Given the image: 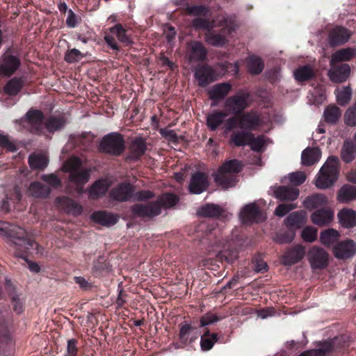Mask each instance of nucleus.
I'll return each instance as SVG.
<instances>
[{"mask_svg":"<svg viewBox=\"0 0 356 356\" xmlns=\"http://www.w3.org/2000/svg\"><path fill=\"white\" fill-rule=\"evenodd\" d=\"M26 118L31 131L38 134L42 133L44 128L49 132L60 130L66 123L63 116H51L44 121L42 113L38 110L28 111Z\"/></svg>","mask_w":356,"mask_h":356,"instance_id":"1","label":"nucleus"},{"mask_svg":"<svg viewBox=\"0 0 356 356\" xmlns=\"http://www.w3.org/2000/svg\"><path fill=\"white\" fill-rule=\"evenodd\" d=\"M243 165L237 159L225 161L214 174V181L224 189L234 187L238 181V173L242 171Z\"/></svg>","mask_w":356,"mask_h":356,"instance_id":"2","label":"nucleus"},{"mask_svg":"<svg viewBox=\"0 0 356 356\" xmlns=\"http://www.w3.org/2000/svg\"><path fill=\"white\" fill-rule=\"evenodd\" d=\"M339 160L334 156H329L321 167L315 180V185L319 189L331 187L338 179Z\"/></svg>","mask_w":356,"mask_h":356,"instance_id":"3","label":"nucleus"},{"mask_svg":"<svg viewBox=\"0 0 356 356\" xmlns=\"http://www.w3.org/2000/svg\"><path fill=\"white\" fill-rule=\"evenodd\" d=\"M0 235L15 239L14 243L23 252H27L33 245V241L28 238L24 229L8 222L0 221Z\"/></svg>","mask_w":356,"mask_h":356,"instance_id":"4","label":"nucleus"},{"mask_svg":"<svg viewBox=\"0 0 356 356\" xmlns=\"http://www.w3.org/2000/svg\"><path fill=\"white\" fill-rule=\"evenodd\" d=\"M81 161L77 157H71L63 164V170L69 172V179L77 188L79 193L82 186L86 184L90 177V170L81 168Z\"/></svg>","mask_w":356,"mask_h":356,"instance_id":"5","label":"nucleus"},{"mask_svg":"<svg viewBox=\"0 0 356 356\" xmlns=\"http://www.w3.org/2000/svg\"><path fill=\"white\" fill-rule=\"evenodd\" d=\"M13 321L11 314L8 310L0 311V355H10L15 349L10 329Z\"/></svg>","mask_w":356,"mask_h":356,"instance_id":"6","label":"nucleus"},{"mask_svg":"<svg viewBox=\"0 0 356 356\" xmlns=\"http://www.w3.org/2000/svg\"><path fill=\"white\" fill-rule=\"evenodd\" d=\"M195 29L204 31V38L208 44L222 47L227 42V29L222 25L227 24H192Z\"/></svg>","mask_w":356,"mask_h":356,"instance_id":"7","label":"nucleus"},{"mask_svg":"<svg viewBox=\"0 0 356 356\" xmlns=\"http://www.w3.org/2000/svg\"><path fill=\"white\" fill-rule=\"evenodd\" d=\"M346 342L339 337L319 343L317 349L305 350L299 356H339L346 349Z\"/></svg>","mask_w":356,"mask_h":356,"instance_id":"8","label":"nucleus"},{"mask_svg":"<svg viewBox=\"0 0 356 356\" xmlns=\"http://www.w3.org/2000/svg\"><path fill=\"white\" fill-rule=\"evenodd\" d=\"M250 92L240 90L226 99L225 107L229 113L240 115L250 106Z\"/></svg>","mask_w":356,"mask_h":356,"instance_id":"9","label":"nucleus"},{"mask_svg":"<svg viewBox=\"0 0 356 356\" xmlns=\"http://www.w3.org/2000/svg\"><path fill=\"white\" fill-rule=\"evenodd\" d=\"M194 78L198 86L204 88L217 80V73L208 64H198L194 70Z\"/></svg>","mask_w":356,"mask_h":356,"instance_id":"10","label":"nucleus"},{"mask_svg":"<svg viewBox=\"0 0 356 356\" xmlns=\"http://www.w3.org/2000/svg\"><path fill=\"white\" fill-rule=\"evenodd\" d=\"M147 149L145 139L142 137L134 138L129 146V152L124 158L126 162L139 161Z\"/></svg>","mask_w":356,"mask_h":356,"instance_id":"11","label":"nucleus"},{"mask_svg":"<svg viewBox=\"0 0 356 356\" xmlns=\"http://www.w3.org/2000/svg\"><path fill=\"white\" fill-rule=\"evenodd\" d=\"M240 218L244 224L259 223L265 220V216L255 203L246 204L240 213Z\"/></svg>","mask_w":356,"mask_h":356,"instance_id":"12","label":"nucleus"},{"mask_svg":"<svg viewBox=\"0 0 356 356\" xmlns=\"http://www.w3.org/2000/svg\"><path fill=\"white\" fill-rule=\"evenodd\" d=\"M328 253L322 248L314 246L308 252V260L312 269H324L328 265Z\"/></svg>","mask_w":356,"mask_h":356,"instance_id":"13","label":"nucleus"},{"mask_svg":"<svg viewBox=\"0 0 356 356\" xmlns=\"http://www.w3.org/2000/svg\"><path fill=\"white\" fill-rule=\"evenodd\" d=\"M238 128L246 131H256L261 125L260 116L253 111L238 115Z\"/></svg>","mask_w":356,"mask_h":356,"instance_id":"14","label":"nucleus"},{"mask_svg":"<svg viewBox=\"0 0 356 356\" xmlns=\"http://www.w3.org/2000/svg\"><path fill=\"white\" fill-rule=\"evenodd\" d=\"M156 203L151 201L147 204H136L131 207V211L134 216L152 219L161 214Z\"/></svg>","mask_w":356,"mask_h":356,"instance_id":"15","label":"nucleus"},{"mask_svg":"<svg viewBox=\"0 0 356 356\" xmlns=\"http://www.w3.org/2000/svg\"><path fill=\"white\" fill-rule=\"evenodd\" d=\"M351 35L347 29L337 26L330 30L327 36V42L331 47H336L344 44L348 41Z\"/></svg>","mask_w":356,"mask_h":356,"instance_id":"16","label":"nucleus"},{"mask_svg":"<svg viewBox=\"0 0 356 356\" xmlns=\"http://www.w3.org/2000/svg\"><path fill=\"white\" fill-rule=\"evenodd\" d=\"M135 186L129 181H124L113 188V200L127 202L133 200Z\"/></svg>","mask_w":356,"mask_h":356,"instance_id":"17","label":"nucleus"},{"mask_svg":"<svg viewBox=\"0 0 356 356\" xmlns=\"http://www.w3.org/2000/svg\"><path fill=\"white\" fill-rule=\"evenodd\" d=\"M333 253L337 259L351 258L356 253V243L351 239L341 241L334 246Z\"/></svg>","mask_w":356,"mask_h":356,"instance_id":"18","label":"nucleus"},{"mask_svg":"<svg viewBox=\"0 0 356 356\" xmlns=\"http://www.w3.org/2000/svg\"><path fill=\"white\" fill-rule=\"evenodd\" d=\"M305 254V248L302 245H293L286 250L282 257L284 266H291L301 261Z\"/></svg>","mask_w":356,"mask_h":356,"instance_id":"19","label":"nucleus"},{"mask_svg":"<svg viewBox=\"0 0 356 356\" xmlns=\"http://www.w3.org/2000/svg\"><path fill=\"white\" fill-rule=\"evenodd\" d=\"M209 186L208 177L202 172L194 173L190 180L188 190L191 193L200 194Z\"/></svg>","mask_w":356,"mask_h":356,"instance_id":"20","label":"nucleus"},{"mask_svg":"<svg viewBox=\"0 0 356 356\" xmlns=\"http://www.w3.org/2000/svg\"><path fill=\"white\" fill-rule=\"evenodd\" d=\"M207 50L202 42L192 41L188 45L187 57L190 62L203 61L206 59Z\"/></svg>","mask_w":356,"mask_h":356,"instance_id":"21","label":"nucleus"},{"mask_svg":"<svg viewBox=\"0 0 356 356\" xmlns=\"http://www.w3.org/2000/svg\"><path fill=\"white\" fill-rule=\"evenodd\" d=\"M19 66L20 61L16 56L5 55L0 60V76H11Z\"/></svg>","mask_w":356,"mask_h":356,"instance_id":"22","label":"nucleus"},{"mask_svg":"<svg viewBox=\"0 0 356 356\" xmlns=\"http://www.w3.org/2000/svg\"><path fill=\"white\" fill-rule=\"evenodd\" d=\"M199 335L200 331L197 327L188 323L180 325L179 339L181 343L184 345L192 343Z\"/></svg>","mask_w":356,"mask_h":356,"instance_id":"23","label":"nucleus"},{"mask_svg":"<svg viewBox=\"0 0 356 356\" xmlns=\"http://www.w3.org/2000/svg\"><path fill=\"white\" fill-rule=\"evenodd\" d=\"M232 89V86L229 82L216 83L208 91L209 99L218 102L224 99Z\"/></svg>","mask_w":356,"mask_h":356,"instance_id":"24","label":"nucleus"},{"mask_svg":"<svg viewBox=\"0 0 356 356\" xmlns=\"http://www.w3.org/2000/svg\"><path fill=\"white\" fill-rule=\"evenodd\" d=\"M350 73L348 64H341L332 67L328 72L330 79L334 83H343L347 80Z\"/></svg>","mask_w":356,"mask_h":356,"instance_id":"25","label":"nucleus"},{"mask_svg":"<svg viewBox=\"0 0 356 356\" xmlns=\"http://www.w3.org/2000/svg\"><path fill=\"white\" fill-rule=\"evenodd\" d=\"M225 210L218 204L207 203L201 206L197 210L200 216L205 218H219L225 214Z\"/></svg>","mask_w":356,"mask_h":356,"instance_id":"26","label":"nucleus"},{"mask_svg":"<svg viewBox=\"0 0 356 356\" xmlns=\"http://www.w3.org/2000/svg\"><path fill=\"white\" fill-rule=\"evenodd\" d=\"M111 186L108 179H99L96 181L89 188V198L92 200L98 199L104 196Z\"/></svg>","mask_w":356,"mask_h":356,"instance_id":"27","label":"nucleus"},{"mask_svg":"<svg viewBox=\"0 0 356 356\" xmlns=\"http://www.w3.org/2000/svg\"><path fill=\"white\" fill-rule=\"evenodd\" d=\"M179 197L177 195L172 193H164L158 197L155 202L161 213L163 208L165 209L173 208L179 203Z\"/></svg>","mask_w":356,"mask_h":356,"instance_id":"28","label":"nucleus"},{"mask_svg":"<svg viewBox=\"0 0 356 356\" xmlns=\"http://www.w3.org/2000/svg\"><path fill=\"white\" fill-rule=\"evenodd\" d=\"M311 219L316 225H327L333 219V212L329 209H318L312 214Z\"/></svg>","mask_w":356,"mask_h":356,"instance_id":"29","label":"nucleus"},{"mask_svg":"<svg viewBox=\"0 0 356 356\" xmlns=\"http://www.w3.org/2000/svg\"><path fill=\"white\" fill-rule=\"evenodd\" d=\"M299 190L286 186H279L275 191V197L281 201H293L299 196Z\"/></svg>","mask_w":356,"mask_h":356,"instance_id":"30","label":"nucleus"},{"mask_svg":"<svg viewBox=\"0 0 356 356\" xmlns=\"http://www.w3.org/2000/svg\"><path fill=\"white\" fill-rule=\"evenodd\" d=\"M6 289L11 298L13 309L17 313L21 314L24 311V298L22 295L17 293L15 291L10 281L7 280L6 282Z\"/></svg>","mask_w":356,"mask_h":356,"instance_id":"31","label":"nucleus"},{"mask_svg":"<svg viewBox=\"0 0 356 356\" xmlns=\"http://www.w3.org/2000/svg\"><path fill=\"white\" fill-rule=\"evenodd\" d=\"M338 218L341 225L345 228H352L356 226V211L352 209H343L338 213Z\"/></svg>","mask_w":356,"mask_h":356,"instance_id":"32","label":"nucleus"},{"mask_svg":"<svg viewBox=\"0 0 356 356\" xmlns=\"http://www.w3.org/2000/svg\"><path fill=\"white\" fill-rule=\"evenodd\" d=\"M305 212L294 211L290 213L285 219V224L290 229H300L305 223Z\"/></svg>","mask_w":356,"mask_h":356,"instance_id":"33","label":"nucleus"},{"mask_svg":"<svg viewBox=\"0 0 356 356\" xmlns=\"http://www.w3.org/2000/svg\"><path fill=\"white\" fill-rule=\"evenodd\" d=\"M327 203V197L322 193H316L308 196L303 202L304 207L309 210H313Z\"/></svg>","mask_w":356,"mask_h":356,"instance_id":"34","label":"nucleus"},{"mask_svg":"<svg viewBox=\"0 0 356 356\" xmlns=\"http://www.w3.org/2000/svg\"><path fill=\"white\" fill-rule=\"evenodd\" d=\"M224 111H216L209 113L207 116V126L211 131H216L221 125L227 117Z\"/></svg>","mask_w":356,"mask_h":356,"instance_id":"35","label":"nucleus"},{"mask_svg":"<svg viewBox=\"0 0 356 356\" xmlns=\"http://www.w3.org/2000/svg\"><path fill=\"white\" fill-rule=\"evenodd\" d=\"M27 193L34 197L45 198L49 195L50 188L40 182L35 181L30 184Z\"/></svg>","mask_w":356,"mask_h":356,"instance_id":"36","label":"nucleus"},{"mask_svg":"<svg viewBox=\"0 0 356 356\" xmlns=\"http://www.w3.org/2000/svg\"><path fill=\"white\" fill-rule=\"evenodd\" d=\"M321 152L318 148L307 147L302 152L301 159L303 165L310 166L318 161Z\"/></svg>","mask_w":356,"mask_h":356,"instance_id":"37","label":"nucleus"},{"mask_svg":"<svg viewBox=\"0 0 356 356\" xmlns=\"http://www.w3.org/2000/svg\"><path fill=\"white\" fill-rule=\"evenodd\" d=\"M356 156V144L351 140H345L341 151V158L346 163L352 162Z\"/></svg>","mask_w":356,"mask_h":356,"instance_id":"38","label":"nucleus"},{"mask_svg":"<svg viewBox=\"0 0 356 356\" xmlns=\"http://www.w3.org/2000/svg\"><path fill=\"white\" fill-rule=\"evenodd\" d=\"M356 57V49L353 47L343 48L333 54L331 62L349 61Z\"/></svg>","mask_w":356,"mask_h":356,"instance_id":"39","label":"nucleus"},{"mask_svg":"<svg viewBox=\"0 0 356 356\" xmlns=\"http://www.w3.org/2000/svg\"><path fill=\"white\" fill-rule=\"evenodd\" d=\"M218 261L228 264L234 263L238 257V252L234 247L228 245L227 248L220 250L216 255Z\"/></svg>","mask_w":356,"mask_h":356,"instance_id":"40","label":"nucleus"},{"mask_svg":"<svg viewBox=\"0 0 356 356\" xmlns=\"http://www.w3.org/2000/svg\"><path fill=\"white\" fill-rule=\"evenodd\" d=\"M247 67L251 74L257 75L262 72L264 63L260 57L252 55L248 58Z\"/></svg>","mask_w":356,"mask_h":356,"instance_id":"41","label":"nucleus"},{"mask_svg":"<svg viewBox=\"0 0 356 356\" xmlns=\"http://www.w3.org/2000/svg\"><path fill=\"white\" fill-rule=\"evenodd\" d=\"M22 195L20 190L18 187H15L10 193L6 195L5 199L1 201V209L5 211H8L10 209V204H14L20 201Z\"/></svg>","mask_w":356,"mask_h":356,"instance_id":"42","label":"nucleus"},{"mask_svg":"<svg viewBox=\"0 0 356 356\" xmlns=\"http://www.w3.org/2000/svg\"><path fill=\"white\" fill-rule=\"evenodd\" d=\"M252 132L244 130L234 131L230 136V142L236 147H244L248 145Z\"/></svg>","mask_w":356,"mask_h":356,"instance_id":"43","label":"nucleus"},{"mask_svg":"<svg viewBox=\"0 0 356 356\" xmlns=\"http://www.w3.org/2000/svg\"><path fill=\"white\" fill-rule=\"evenodd\" d=\"M356 199V186L344 185L339 191L337 200L340 202H348Z\"/></svg>","mask_w":356,"mask_h":356,"instance_id":"44","label":"nucleus"},{"mask_svg":"<svg viewBox=\"0 0 356 356\" xmlns=\"http://www.w3.org/2000/svg\"><path fill=\"white\" fill-rule=\"evenodd\" d=\"M218 340L217 333H210L209 330H207L201 336L200 346L203 351H208L211 350L215 343Z\"/></svg>","mask_w":356,"mask_h":356,"instance_id":"45","label":"nucleus"},{"mask_svg":"<svg viewBox=\"0 0 356 356\" xmlns=\"http://www.w3.org/2000/svg\"><path fill=\"white\" fill-rule=\"evenodd\" d=\"M29 163L31 168L42 170L48 165V159L44 154H32L29 157Z\"/></svg>","mask_w":356,"mask_h":356,"instance_id":"46","label":"nucleus"},{"mask_svg":"<svg viewBox=\"0 0 356 356\" xmlns=\"http://www.w3.org/2000/svg\"><path fill=\"white\" fill-rule=\"evenodd\" d=\"M325 121L330 124H335L341 115L340 108L335 105L327 106L323 113Z\"/></svg>","mask_w":356,"mask_h":356,"instance_id":"47","label":"nucleus"},{"mask_svg":"<svg viewBox=\"0 0 356 356\" xmlns=\"http://www.w3.org/2000/svg\"><path fill=\"white\" fill-rule=\"evenodd\" d=\"M339 234L337 230L328 229L321 233L320 240L323 245L330 246L339 240Z\"/></svg>","mask_w":356,"mask_h":356,"instance_id":"48","label":"nucleus"},{"mask_svg":"<svg viewBox=\"0 0 356 356\" xmlns=\"http://www.w3.org/2000/svg\"><path fill=\"white\" fill-rule=\"evenodd\" d=\"M114 30L116 31L118 40L122 42L124 46L128 47L132 43V38L131 34L129 33V31L124 29L121 26V24H115V26L113 27V32Z\"/></svg>","mask_w":356,"mask_h":356,"instance_id":"49","label":"nucleus"},{"mask_svg":"<svg viewBox=\"0 0 356 356\" xmlns=\"http://www.w3.org/2000/svg\"><path fill=\"white\" fill-rule=\"evenodd\" d=\"M267 138L264 135H259L255 137L252 133V136H250L248 145L250 146L252 150L257 152H262L263 147L265 146Z\"/></svg>","mask_w":356,"mask_h":356,"instance_id":"50","label":"nucleus"},{"mask_svg":"<svg viewBox=\"0 0 356 356\" xmlns=\"http://www.w3.org/2000/svg\"><path fill=\"white\" fill-rule=\"evenodd\" d=\"M125 149V142L122 134L113 132V156L121 155Z\"/></svg>","mask_w":356,"mask_h":356,"instance_id":"51","label":"nucleus"},{"mask_svg":"<svg viewBox=\"0 0 356 356\" xmlns=\"http://www.w3.org/2000/svg\"><path fill=\"white\" fill-rule=\"evenodd\" d=\"M314 76L313 69L309 65L300 67L294 72L295 79L298 81L310 80Z\"/></svg>","mask_w":356,"mask_h":356,"instance_id":"52","label":"nucleus"},{"mask_svg":"<svg viewBox=\"0 0 356 356\" xmlns=\"http://www.w3.org/2000/svg\"><path fill=\"white\" fill-rule=\"evenodd\" d=\"M23 84L21 79L13 78L4 86V92L9 95H15L20 91Z\"/></svg>","mask_w":356,"mask_h":356,"instance_id":"53","label":"nucleus"},{"mask_svg":"<svg viewBox=\"0 0 356 356\" xmlns=\"http://www.w3.org/2000/svg\"><path fill=\"white\" fill-rule=\"evenodd\" d=\"M61 203L68 213L76 216L82 212L81 205L72 199L63 197Z\"/></svg>","mask_w":356,"mask_h":356,"instance_id":"54","label":"nucleus"},{"mask_svg":"<svg viewBox=\"0 0 356 356\" xmlns=\"http://www.w3.org/2000/svg\"><path fill=\"white\" fill-rule=\"evenodd\" d=\"M335 93L337 103L340 106H344L350 102L352 97V90L349 86L343 87L340 90H336Z\"/></svg>","mask_w":356,"mask_h":356,"instance_id":"55","label":"nucleus"},{"mask_svg":"<svg viewBox=\"0 0 356 356\" xmlns=\"http://www.w3.org/2000/svg\"><path fill=\"white\" fill-rule=\"evenodd\" d=\"M91 218L95 222L104 226H110L111 224V214L105 211H95Z\"/></svg>","mask_w":356,"mask_h":356,"instance_id":"56","label":"nucleus"},{"mask_svg":"<svg viewBox=\"0 0 356 356\" xmlns=\"http://www.w3.org/2000/svg\"><path fill=\"white\" fill-rule=\"evenodd\" d=\"M344 122L348 126H356V100L353 105L349 107L345 112Z\"/></svg>","mask_w":356,"mask_h":356,"instance_id":"57","label":"nucleus"},{"mask_svg":"<svg viewBox=\"0 0 356 356\" xmlns=\"http://www.w3.org/2000/svg\"><path fill=\"white\" fill-rule=\"evenodd\" d=\"M224 316H218L211 312L205 314L200 318V327H204L222 320Z\"/></svg>","mask_w":356,"mask_h":356,"instance_id":"58","label":"nucleus"},{"mask_svg":"<svg viewBox=\"0 0 356 356\" xmlns=\"http://www.w3.org/2000/svg\"><path fill=\"white\" fill-rule=\"evenodd\" d=\"M294 236L295 234L293 231L284 232L277 234L274 241L279 244L289 243L293 240Z\"/></svg>","mask_w":356,"mask_h":356,"instance_id":"59","label":"nucleus"},{"mask_svg":"<svg viewBox=\"0 0 356 356\" xmlns=\"http://www.w3.org/2000/svg\"><path fill=\"white\" fill-rule=\"evenodd\" d=\"M84 54L76 49H72L67 51L65 55V60L67 63H76L81 60Z\"/></svg>","mask_w":356,"mask_h":356,"instance_id":"60","label":"nucleus"},{"mask_svg":"<svg viewBox=\"0 0 356 356\" xmlns=\"http://www.w3.org/2000/svg\"><path fill=\"white\" fill-rule=\"evenodd\" d=\"M186 10L189 15L198 17H205L209 13L208 8L204 6H188Z\"/></svg>","mask_w":356,"mask_h":356,"instance_id":"61","label":"nucleus"},{"mask_svg":"<svg viewBox=\"0 0 356 356\" xmlns=\"http://www.w3.org/2000/svg\"><path fill=\"white\" fill-rule=\"evenodd\" d=\"M155 197V193L149 190H140L135 191L134 193L133 200L142 202L151 200Z\"/></svg>","mask_w":356,"mask_h":356,"instance_id":"62","label":"nucleus"},{"mask_svg":"<svg viewBox=\"0 0 356 356\" xmlns=\"http://www.w3.org/2000/svg\"><path fill=\"white\" fill-rule=\"evenodd\" d=\"M99 151L102 153H111V133L104 136L99 145Z\"/></svg>","mask_w":356,"mask_h":356,"instance_id":"63","label":"nucleus"},{"mask_svg":"<svg viewBox=\"0 0 356 356\" xmlns=\"http://www.w3.org/2000/svg\"><path fill=\"white\" fill-rule=\"evenodd\" d=\"M296 207L297 204L293 203L280 204L276 207L275 214L279 217H283Z\"/></svg>","mask_w":356,"mask_h":356,"instance_id":"64","label":"nucleus"}]
</instances>
